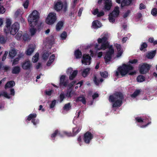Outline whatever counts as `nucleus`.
<instances>
[{
  "mask_svg": "<svg viewBox=\"0 0 157 157\" xmlns=\"http://www.w3.org/2000/svg\"><path fill=\"white\" fill-rule=\"evenodd\" d=\"M123 95L121 92H117L114 95H111L109 96V101L111 102H113L112 107L113 108L121 106L122 104V100L124 99Z\"/></svg>",
  "mask_w": 157,
  "mask_h": 157,
  "instance_id": "obj_1",
  "label": "nucleus"
},
{
  "mask_svg": "<svg viewBox=\"0 0 157 157\" xmlns=\"http://www.w3.org/2000/svg\"><path fill=\"white\" fill-rule=\"evenodd\" d=\"M134 67L131 65L123 64L122 66L118 67L115 71V75L118 77L120 75L122 77L125 76L130 71L133 70Z\"/></svg>",
  "mask_w": 157,
  "mask_h": 157,
  "instance_id": "obj_2",
  "label": "nucleus"
},
{
  "mask_svg": "<svg viewBox=\"0 0 157 157\" xmlns=\"http://www.w3.org/2000/svg\"><path fill=\"white\" fill-rule=\"evenodd\" d=\"M40 17V14L36 10H34L31 13L28 18V21L30 26L34 27L36 24Z\"/></svg>",
  "mask_w": 157,
  "mask_h": 157,
  "instance_id": "obj_3",
  "label": "nucleus"
},
{
  "mask_svg": "<svg viewBox=\"0 0 157 157\" xmlns=\"http://www.w3.org/2000/svg\"><path fill=\"white\" fill-rule=\"evenodd\" d=\"M54 9L57 12H59L63 9V10L65 12L67 10V6L66 4H63L60 0H58L54 3Z\"/></svg>",
  "mask_w": 157,
  "mask_h": 157,
  "instance_id": "obj_4",
  "label": "nucleus"
},
{
  "mask_svg": "<svg viewBox=\"0 0 157 157\" xmlns=\"http://www.w3.org/2000/svg\"><path fill=\"white\" fill-rule=\"evenodd\" d=\"M151 65L146 63H143L139 66V72L141 74H145L148 72L151 67Z\"/></svg>",
  "mask_w": 157,
  "mask_h": 157,
  "instance_id": "obj_5",
  "label": "nucleus"
},
{
  "mask_svg": "<svg viewBox=\"0 0 157 157\" xmlns=\"http://www.w3.org/2000/svg\"><path fill=\"white\" fill-rule=\"evenodd\" d=\"M19 24L17 22L14 23L9 28V32L11 35H14L18 31L19 29Z\"/></svg>",
  "mask_w": 157,
  "mask_h": 157,
  "instance_id": "obj_6",
  "label": "nucleus"
},
{
  "mask_svg": "<svg viewBox=\"0 0 157 157\" xmlns=\"http://www.w3.org/2000/svg\"><path fill=\"white\" fill-rule=\"evenodd\" d=\"M66 76L61 75L59 79V86L60 87L65 88L69 86L68 80H65Z\"/></svg>",
  "mask_w": 157,
  "mask_h": 157,
  "instance_id": "obj_7",
  "label": "nucleus"
},
{
  "mask_svg": "<svg viewBox=\"0 0 157 157\" xmlns=\"http://www.w3.org/2000/svg\"><path fill=\"white\" fill-rule=\"evenodd\" d=\"M135 120L138 123H142L144 122V121H147V123L145 125H142L140 127L142 128H145L147 127L148 125L151 124V119L149 117L148 118L146 117V118H142L140 117H138L135 118Z\"/></svg>",
  "mask_w": 157,
  "mask_h": 157,
  "instance_id": "obj_8",
  "label": "nucleus"
},
{
  "mask_svg": "<svg viewBox=\"0 0 157 157\" xmlns=\"http://www.w3.org/2000/svg\"><path fill=\"white\" fill-rule=\"evenodd\" d=\"M93 138V135L90 132L87 131L84 134L83 139L86 144H89Z\"/></svg>",
  "mask_w": 157,
  "mask_h": 157,
  "instance_id": "obj_9",
  "label": "nucleus"
},
{
  "mask_svg": "<svg viewBox=\"0 0 157 157\" xmlns=\"http://www.w3.org/2000/svg\"><path fill=\"white\" fill-rule=\"evenodd\" d=\"M91 58L89 54H83L82 60V63L85 65H90L91 63L90 60Z\"/></svg>",
  "mask_w": 157,
  "mask_h": 157,
  "instance_id": "obj_10",
  "label": "nucleus"
},
{
  "mask_svg": "<svg viewBox=\"0 0 157 157\" xmlns=\"http://www.w3.org/2000/svg\"><path fill=\"white\" fill-rule=\"evenodd\" d=\"M12 21L11 19L9 18H6L5 22V25L4 28V32L6 34H8L9 32V28L11 26Z\"/></svg>",
  "mask_w": 157,
  "mask_h": 157,
  "instance_id": "obj_11",
  "label": "nucleus"
},
{
  "mask_svg": "<svg viewBox=\"0 0 157 157\" xmlns=\"http://www.w3.org/2000/svg\"><path fill=\"white\" fill-rule=\"evenodd\" d=\"M21 66L23 69L29 70L32 67V64L29 60H26L22 63Z\"/></svg>",
  "mask_w": 157,
  "mask_h": 157,
  "instance_id": "obj_12",
  "label": "nucleus"
},
{
  "mask_svg": "<svg viewBox=\"0 0 157 157\" xmlns=\"http://www.w3.org/2000/svg\"><path fill=\"white\" fill-rule=\"evenodd\" d=\"M114 54V52L108 51L106 52L104 57L105 62V63H108L111 60L112 58V56Z\"/></svg>",
  "mask_w": 157,
  "mask_h": 157,
  "instance_id": "obj_13",
  "label": "nucleus"
},
{
  "mask_svg": "<svg viewBox=\"0 0 157 157\" xmlns=\"http://www.w3.org/2000/svg\"><path fill=\"white\" fill-rule=\"evenodd\" d=\"M104 9L105 11L109 10L112 6L111 0H105Z\"/></svg>",
  "mask_w": 157,
  "mask_h": 157,
  "instance_id": "obj_14",
  "label": "nucleus"
},
{
  "mask_svg": "<svg viewBox=\"0 0 157 157\" xmlns=\"http://www.w3.org/2000/svg\"><path fill=\"white\" fill-rule=\"evenodd\" d=\"M56 20V14L54 12L50 13V25L54 24Z\"/></svg>",
  "mask_w": 157,
  "mask_h": 157,
  "instance_id": "obj_15",
  "label": "nucleus"
},
{
  "mask_svg": "<svg viewBox=\"0 0 157 157\" xmlns=\"http://www.w3.org/2000/svg\"><path fill=\"white\" fill-rule=\"evenodd\" d=\"M35 48V46L33 45H29L26 51V55L29 56L31 55L33 52Z\"/></svg>",
  "mask_w": 157,
  "mask_h": 157,
  "instance_id": "obj_16",
  "label": "nucleus"
},
{
  "mask_svg": "<svg viewBox=\"0 0 157 157\" xmlns=\"http://www.w3.org/2000/svg\"><path fill=\"white\" fill-rule=\"evenodd\" d=\"M61 132L58 129L55 130L54 132L52 133L51 136V138L53 140H55V138L57 136H59L61 137Z\"/></svg>",
  "mask_w": 157,
  "mask_h": 157,
  "instance_id": "obj_17",
  "label": "nucleus"
},
{
  "mask_svg": "<svg viewBox=\"0 0 157 157\" xmlns=\"http://www.w3.org/2000/svg\"><path fill=\"white\" fill-rule=\"evenodd\" d=\"M119 9L118 6H116L115 7L114 10L110 13L116 17H117L119 16L120 13Z\"/></svg>",
  "mask_w": 157,
  "mask_h": 157,
  "instance_id": "obj_18",
  "label": "nucleus"
},
{
  "mask_svg": "<svg viewBox=\"0 0 157 157\" xmlns=\"http://www.w3.org/2000/svg\"><path fill=\"white\" fill-rule=\"evenodd\" d=\"M90 68H86L83 69L82 73V76L84 78L86 77L90 74Z\"/></svg>",
  "mask_w": 157,
  "mask_h": 157,
  "instance_id": "obj_19",
  "label": "nucleus"
},
{
  "mask_svg": "<svg viewBox=\"0 0 157 157\" xmlns=\"http://www.w3.org/2000/svg\"><path fill=\"white\" fill-rule=\"evenodd\" d=\"M109 46V43L108 41L103 43L102 44L100 47H99L98 49V50H100L101 49L105 50L106 48H108Z\"/></svg>",
  "mask_w": 157,
  "mask_h": 157,
  "instance_id": "obj_20",
  "label": "nucleus"
},
{
  "mask_svg": "<svg viewBox=\"0 0 157 157\" xmlns=\"http://www.w3.org/2000/svg\"><path fill=\"white\" fill-rule=\"evenodd\" d=\"M74 55L76 59H80L82 57V53L79 49H77L75 51Z\"/></svg>",
  "mask_w": 157,
  "mask_h": 157,
  "instance_id": "obj_21",
  "label": "nucleus"
},
{
  "mask_svg": "<svg viewBox=\"0 0 157 157\" xmlns=\"http://www.w3.org/2000/svg\"><path fill=\"white\" fill-rule=\"evenodd\" d=\"M21 68L19 66H16L13 67L12 73L13 74H18L20 72Z\"/></svg>",
  "mask_w": 157,
  "mask_h": 157,
  "instance_id": "obj_22",
  "label": "nucleus"
},
{
  "mask_svg": "<svg viewBox=\"0 0 157 157\" xmlns=\"http://www.w3.org/2000/svg\"><path fill=\"white\" fill-rule=\"evenodd\" d=\"M132 2L131 0H123L121 3V6L122 7H124L125 6H128Z\"/></svg>",
  "mask_w": 157,
  "mask_h": 157,
  "instance_id": "obj_23",
  "label": "nucleus"
},
{
  "mask_svg": "<svg viewBox=\"0 0 157 157\" xmlns=\"http://www.w3.org/2000/svg\"><path fill=\"white\" fill-rule=\"evenodd\" d=\"M78 73V71L77 70H74L73 72L70 74L69 79L70 80H73L77 76Z\"/></svg>",
  "mask_w": 157,
  "mask_h": 157,
  "instance_id": "obj_24",
  "label": "nucleus"
},
{
  "mask_svg": "<svg viewBox=\"0 0 157 157\" xmlns=\"http://www.w3.org/2000/svg\"><path fill=\"white\" fill-rule=\"evenodd\" d=\"M76 102H81L83 104L85 105L86 103V101L85 98L83 96H80L77 98L76 99Z\"/></svg>",
  "mask_w": 157,
  "mask_h": 157,
  "instance_id": "obj_25",
  "label": "nucleus"
},
{
  "mask_svg": "<svg viewBox=\"0 0 157 157\" xmlns=\"http://www.w3.org/2000/svg\"><path fill=\"white\" fill-rule=\"evenodd\" d=\"M24 12L22 10L18 9L14 13V16L16 17H20L23 13Z\"/></svg>",
  "mask_w": 157,
  "mask_h": 157,
  "instance_id": "obj_26",
  "label": "nucleus"
},
{
  "mask_svg": "<svg viewBox=\"0 0 157 157\" xmlns=\"http://www.w3.org/2000/svg\"><path fill=\"white\" fill-rule=\"evenodd\" d=\"M74 92L72 90H68L65 94V95L66 97L68 98H71L72 95L74 94Z\"/></svg>",
  "mask_w": 157,
  "mask_h": 157,
  "instance_id": "obj_27",
  "label": "nucleus"
},
{
  "mask_svg": "<svg viewBox=\"0 0 157 157\" xmlns=\"http://www.w3.org/2000/svg\"><path fill=\"white\" fill-rule=\"evenodd\" d=\"M61 137H63L64 136H73V134L71 132H68L66 131H63L61 132Z\"/></svg>",
  "mask_w": 157,
  "mask_h": 157,
  "instance_id": "obj_28",
  "label": "nucleus"
},
{
  "mask_svg": "<svg viewBox=\"0 0 157 157\" xmlns=\"http://www.w3.org/2000/svg\"><path fill=\"white\" fill-rule=\"evenodd\" d=\"M81 128L78 127H76L73 128L72 133L73 136H74L77 135L80 131Z\"/></svg>",
  "mask_w": 157,
  "mask_h": 157,
  "instance_id": "obj_29",
  "label": "nucleus"
},
{
  "mask_svg": "<svg viewBox=\"0 0 157 157\" xmlns=\"http://www.w3.org/2000/svg\"><path fill=\"white\" fill-rule=\"evenodd\" d=\"M15 84V82L13 81H10L8 82L5 85V89H6L8 88L14 86Z\"/></svg>",
  "mask_w": 157,
  "mask_h": 157,
  "instance_id": "obj_30",
  "label": "nucleus"
},
{
  "mask_svg": "<svg viewBox=\"0 0 157 157\" xmlns=\"http://www.w3.org/2000/svg\"><path fill=\"white\" fill-rule=\"evenodd\" d=\"M63 23L62 21H59L57 24L56 26V29L57 31L60 30L61 28L63 26Z\"/></svg>",
  "mask_w": 157,
  "mask_h": 157,
  "instance_id": "obj_31",
  "label": "nucleus"
},
{
  "mask_svg": "<svg viewBox=\"0 0 157 157\" xmlns=\"http://www.w3.org/2000/svg\"><path fill=\"white\" fill-rule=\"evenodd\" d=\"M107 38L105 36H103L101 38H99L98 39V42L99 44L101 43H105L107 42Z\"/></svg>",
  "mask_w": 157,
  "mask_h": 157,
  "instance_id": "obj_32",
  "label": "nucleus"
},
{
  "mask_svg": "<svg viewBox=\"0 0 157 157\" xmlns=\"http://www.w3.org/2000/svg\"><path fill=\"white\" fill-rule=\"evenodd\" d=\"M43 25V23L42 21H38L36 24L35 25V26H36V28L37 29L40 31L42 28Z\"/></svg>",
  "mask_w": 157,
  "mask_h": 157,
  "instance_id": "obj_33",
  "label": "nucleus"
},
{
  "mask_svg": "<svg viewBox=\"0 0 157 157\" xmlns=\"http://www.w3.org/2000/svg\"><path fill=\"white\" fill-rule=\"evenodd\" d=\"M155 51H154L149 53L146 56L147 57L148 59H151L153 58L155 56Z\"/></svg>",
  "mask_w": 157,
  "mask_h": 157,
  "instance_id": "obj_34",
  "label": "nucleus"
},
{
  "mask_svg": "<svg viewBox=\"0 0 157 157\" xmlns=\"http://www.w3.org/2000/svg\"><path fill=\"white\" fill-rule=\"evenodd\" d=\"M145 77L142 75H139L136 78L137 81L139 82H141L145 80Z\"/></svg>",
  "mask_w": 157,
  "mask_h": 157,
  "instance_id": "obj_35",
  "label": "nucleus"
},
{
  "mask_svg": "<svg viewBox=\"0 0 157 157\" xmlns=\"http://www.w3.org/2000/svg\"><path fill=\"white\" fill-rule=\"evenodd\" d=\"M39 54L38 53H36L33 57L32 61L34 63H36L37 61L39 59Z\"/></svg>",
  "mask_w": 157,
  "mask_h": 157,
  "instance_id": "obj_36",
  "label": "nucleus"
},
{
  "mask_svg": "<svg viewBox=\"0 0 157 157\" xmlns=\"http://www.w3.org/2000/svg\"><path fill=\"white\" fill-rule=\"evenodd\" d=\"M140 92V90H136L134 93L131 95V97L132 98H135L136 96L139 95Z\"/></svg>",
  "mask_w": 157,
  "mask_h": 157,
  "instance_id": "obj_37",
  "label": "nucleus"
},
{
  "mask_svg": "<svg viewBox=\"0 0 157 157\" xmlns=\"http://www.w3.org/2000/svg\"><path fill=\"white\" fill-rule=\"evenodd\" d=\"M100 22L98 21H94L92 23V25L95 28H98L100 27V26L98 25V24L99 25H100Z\"/></svg>",
  "mask_w": 157,
  "mask_h": 157,
  "instance_id": "obj_38",
  "label": "nucleus"
},
{
  "mask_svg": "<svg viewBox=\"0 0 157 157\" xmlns=\"http://www.w3.org/2000/svg\"><path fill=\"white\" fill-rule=\"evenodd\" d=\"M71 108V105L70 103L65 104L63 107V109L66 111L69 110Z\"/></svg>",
  "mask_w": 157,
  "mask_h": 157,
  "instance_id": "obj_39",
  "label": "nucleus"
},
{
  "mask_svg": "<svg viewBox=\"0 0 157 157\" xmlns=\"http://www.w3.org/2000/svg\"><path fill=\"white\" fill-rule=\"evenodd\" d=\"M115 16L110 13H109V21L113 23L115 22Z\"/></svg>",
  "mask_w": 157,
  "mask_h": 157,
  "instance_id": "obj_40",
  "label": "nucleus"
},
{
  "mask_svg": "<svg viewBox=\"0 0 157 157\" xmlns=\"http://www.w3.org/2000/svg\"><path fill=\"white\" fill-rule=\"evenodd\" d=\"M16 54V51L14 49L11 50L9 53V55L10 57L13 58L14 57Z\"/></svg>",
  "mask_w": 157,
  "mask_h": 157,
  "instance_id": "obj_41",
  "label": "nucleus"
},
{
  "mask_svg": "<svg viewBox=\"0 0 157 157\" xmlns=\"http://www.w3.org/2000/svg\"><path fill=\"white\" fill-rule=\"evenodd\" d=\"M23 39L25 41H28L30 40V38L28 34L25 33L23 35Z\"/></svg>",
  "mask_w": 157,
  "mask_h": 157,
  "instance_id": "obj_42",
  "label": "nucleus"
},
{
  "mask_svg": "<svg viewBox=\"0 0 157 157\" xmlns=\"http://www.w3.org/2000/svg\"><path fill=\"white\" fill-rule=\"evenodd\" d=\"M22 36V31H20L16 34L15 37L17 40H20L21 39Z\"/></svg>",
  "mask_w": 157,
  "mask_h": 157,
  "instance_id": "obj_43",
  "label": "nucleus"
},
{
  "mask_svg": "<svg viewBox=\"0 0 157 157\" xmlns=\"http://www.w3.org/2000/svg\"><path fill=\"white\" fill-rule=\"evenodd\" d=\"M148 41L150 43H152L154 45L157 44V40H154L153 37L149 38Z\"/></svg>",
  "mask_w": 157,
  "mask_h": 157,
  "instance_id": "obj_44",
  "label": "nucleus"
},
{
  "mask_svg": "<svg viewBox=\"0 0 157 157\" xmlns=\"http://www.w3.org/2000/svg\"><path fill=\"white\" fill-rule=\"evenodd\" d=\"M34 27H31V28L30 29V32L31 36L34 35L36 32V29L34 28Z\"/></svg>",
  "mask_w": 157,
  "mask_h": 157,
  "instance_id": "obj_45",
  "label": "nucleus"
},
{
  "mask_svg": "<svg viewBox=\"0 0 157 157\" xmlns=\"http://www.w3.org/2000/svg\"><path fill=\"white\" fill-rule=\"evenodd\" d=\"M100 75L101 76L104 78H107L108 76V72L106 71H105L104 72H100Z\"/></svg>",
  "mask_w": 157,
  "mask_h": 157,
  "instance_id": "obj_46",
  "label": "nucleus"
},
{
  "mask_svg": "<svg viewBox=\"0 0 157 157\" xmlns=\"http://www.w3.org/2000/svg\"><path fill=\"white\" fill-rule=\"evenodd\" d=\"M49 56L48 51L44 52L42 56L43 59L45 60L48 59Z\"/></svg>",
  "mask_w": 157,
  "mask_h": 157,
  "instance_id": "obj_47",
  "label": "nucleus"
},
{
  "mask_svg": "<svg viewBox=\"0 0 157 157\" xmlns=\"http://www.w3.org/2000/svg\"><path fill=\"white\" fill-rule=\"evenodd\" d=\"M147 47V44L146 42H143L141 45L140 50L143 51L144 49L146 48Z\"/></svg>",
  "mask_w": 157,
  "mask_h": 157,
  "instance_id": "obj_48",
  "label": "nucleus"
},
{
  "mask_svg": "<svg viewBox=\"0 0 157 157\" xmlns=\"http://www.w3.org/2000/svg\"><path fill=\"white\" fill-rule=\"evenodd\" d=\"M2 96L4 97H5L7 98H10V97L8 94L6 92H2L0 93V96Z\"/></svg>",
  "mask_w": 157,
  "mask_h": 157,
  "instance_id": "obj_49",
  "label": "nucleus"
},
{
  "mask_svg": "<svg viewBox=\"0 0 157 157\" xmlns=\"http://www.w3.org/2000/svg\"><path fill=\"white\" fill-rule=\"evenodd\" d=\"M65 94L62 93H61L59 96V102H62L64 99L65 98Z\"/></svg>",
  "mask_w": 157,
  "mask_h": 157,
  "instance_id": "obj_50",
  "label": "nucleus"
},
{
  "mask_svg": "<svg viewBox=\"0 0 157 157\" xmlns=\"http://www.w3.org/2000/svg\"><path fill=\"white\" fill-rule=\"evenodd\" d=\"M55 59V56L54 54H52L50 56V66L54 62Z\"/></svg>",
  "mask_w": 157,
  "mask_h": 157,
  "instance_id": "obj_51",
  "label": "nucleus"
},
{
  "mask_svg": "<svg viewBox=\"0 0 157 157\" xmlns=\"http://www.w3.org/2000/svg\"><path fill=\"white\" fill-rule=\"evenodd\" d=\"M151 14L154 16H156L157 14V9L156 8H153L151 10Z\"/></svg>",
  "mask_w": 157,
  "mask_h": 157,
  "instance_id": "obj_52",
  "label": "nucleus"
},
{
  "mask_svg": "<svg viewBox=\"0 0 157 157\" xmlns=\"http://www.w3.org/2000/svg\"><path fill=\"white\" fill-rule=\"evenodd\" d=\"M93 80L95 85H96L97 86L99 85V79L97 78L96 75H94Z\"/></svg>",
  "mask_w": 157,
  "mask_h": 157,
  "instance_id": "obj_53",
  "label": "nucleus"
},
{
  "mask_svg": "<svg viewBox=\"0 0 157 157\" xmlns=\"http://www.w3.org/2000/svg\"><path fill=\"white\" fill-rule=\"evenodd\" d=\"M29 3V0H25V1L23 2V6L25 9H27L28 8Z\"/></svg>",
  "mask_w": 157,
  "mask_h": 157,
  "instance_id": "obj_54",
  "label": "nucleus"
},
{
  "mask_svg": "<svg viewBox=\"0 0 157 157\" xmlns=\"http://www.w3.org/2000/svg\"><path fill=\"white\" fill-rule=\"evenodd\" d=\"M67 33L64 31L61 34L60 37L63 39H65L67 37Z\"/></svg>",
  "mask_w": 157,
  "mask_h": 157,
  "instance_id": "obj_55",
  "label": "nucleus"
},
{
  "mask_svg": "<svg viewBox=\"0 0 157 157\" xmlns=\"http://www.w3.org/2000/svg\"><path fill=\"white\" fill-rule=\"evenodd\" d=\"M36 114H30L28 117L27 120L28 121L30 120L33 118H35L36 117Z\"/></svg>",
  "mask_w": 157,
  "mask_h": 157,
  "instance_id": "obj_56",
  "label": "nucleus"
},
{
  "mask_svg": "<svg viewBox=\"0 0 157 157\" xmlns=\"http://www.w3.org/2000/svg\"><path fill=\"white\" fill-rule=\"evenodd\" d=\"M56 103V100L54 99L53 100L50 104V108H52L54 107Z\"/></svg>",
  "mask_w": 157,
  "mask_h": 157,
  "instance_id": "obj_57",
  "label": "nucleus"
},
{
  "mask_svg": "<svg viewBox=\"0 0 157 157\" xmlns=\"http://www.w3.org/2000/svg\"><path fill=\"white\" fill-rule=\"evenodd\" d=\"M10 68V67L7 65L3 66L2 67V70L4 71H7L9 70Z\"/></svg>",
  "mask_w": 157,
  "mask_h": 157,
  "instance_id": "obj_58",
  "label": "nucleus"
},
{
  "mask_svg": "<svg viewBox=\"0 0 157 157\" xmlns=\"http://www.w3.org/2000/svg\"><path fill=\"white\" fill-rule=\"evenodd\" d=\"M131 13V11L130 10H128L123 15V17L124 18H125L127 17L128 15L129 14Z\"/></svg>",
  "mask_w": 157,
  "mask_h": 157,
  "instance_id": "obj_59",
  "label": "nucleus"
},
{
  "mask_svg": "<svg viewBox=\"0 0 157 157\" xmlns=\"http://www.w3.org/2000/svg\"><path fill=\"white\" fill-rule=\"evenodd\" d=\"M19 60V58H16L14 60L12 63V65H14L18 63Z\"/></svg>",
  "mask_w": 157,
  "mask_h": 157,
  "instance_id": "obj_60",
  "label": "nucleus"
},
{
  "mask_svg": "<svg viewBox=\"0 0 157 157\" xmlns=\"http://www.w3.org/2000/svg\"><path fill=\"white\" fill-rule=\"evenodd\" d=\"M6 41V39L4 37L2 36H0V43H4Z\"/></svg>",
  "mask_w": 157,
  "mask_h": 157,
  "instance_id": "obj_61",
  "label": "nucleus"
},
{
  "mask_svg": "<svg viewBox=\"0 0 157 157\" xmlns=\"http://www.w3.org/2000/svg\"><path fill=\"white\" fill-rule=\"evenodd\" d=\"M138 60L136 59H134L129 61V62L132 64H136L138 62Z\"/></svg>",
  "mask_w": 157,
  "mask_h": 157,
  "instance_id": "obj_62",
  "label": "nucleus"
},
{
  "mask_svg": "<svg viewBox=\"0 0 157 157\" xmlns=\"http://www.w3.org/2000/svg\"><path fill=\"white\" fill-rule=\"evenodd\" d=\"M73 71V68L71 67H69L68 68L66 73L67 74H71Z\"/></svg>",
  "mask_w": 157,
  "mask_h": 157,
  "instance_id": "obj_63",
  "label": "nucleus"
},
{
  "mask_svg": "<svg viewBox=\"0 0 157 157\" xmlns=\"http://www.w3.org/2000/svg\"><path fill=\"white\" fill-rule=\"evenodd\" d=\"M116 48L117 51L121 50V46L120 44H116L114 45Z\"/></svg>",
  "mask_w": 157,
  "mask_h": 157,
  "instance_id": "obj_64",
  "label": "nucleus"
}]
</instances>
